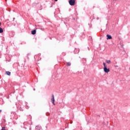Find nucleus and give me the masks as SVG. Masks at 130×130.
Returning a JSON list of instances; mask_svg holds the SVG:
<instances>
[{
  "instance_id": "1",
  "label": "nucleus",
  "mask_w": 130,
  "mask_h": 130,
  "mask_svg": "<svg viewBox=\"0 0 130 130\" xmlns=\"http://www.w3.org/2000/svg\"><path fill=\"white\" fill-rule=\"evenodd\" d=\"M104 64V72L105 73H109L110 72V69L109 68H107V66H106V64L105 62H103Z\"/></svg>"
},
{
  "instance_id": "2",
  "label": "nucleus",
  "mask_w": 130,
  "mask_h": 130,
  "mask_svg": "<svg viewBox=\"0 0 130 130\" xmlns=\"http://www.w3.org/2000/svg\"><path fill=\"white\" fill-rule=\"evenodd\" d=\"M69 3L70 5V6H75V4H76V1L75 0H69Z\"/></svg>"
},
{
  "instance_id": "3",
  "label": "nucleus",
  "mask_w": 130,
  "mask_h": 130,
  "mask_svg": "<svg viewBox=\"0 0 130 130\" xmlns=\"http://www.w3.org/2000/svg\"><path fill=\"white\" fill-rule=\"evenodd\" d=\"M51 101L53 105H55V103H54V95L53 94H52Z\"/></svg>"
},
{
  "instance_id": "4",
  "label": "nucleus",
  "mask_w": 130,
  "mask_h": 130,
  "mask_svg": "<svg viewBox=\"0 0 130 130\" xmlns=\"http://www.w3.org/2000/svg\"><path fill=\"white\" fill-rule=\"evenodd\" d=\"M112 39V37L110 35H107V40H109Z\"/></svg>"
},
{
  "instance_id": "5",
  "label": "nucleus",
  "mask_w": 130,
  "mask_h": 130,
  "mask_svg": "<svg viewBox=\"0 0 130 130\" xmlns=\"http://www.w3.org/2000/svg\"><path fill=\"white\" fill-rule=\"evenodd\" d=\"M31 34L32 35H35L36 34V29H34L31 31Z\"/></svg>"
},
{
  "instance_id": "6",
  "label": "nucleus",
  "mask_w": 130,
  "mask_h": 130,
  "mask_svg": "<svg viewBox=\"0 0 130 130\" xmlns=\"http://www.w3.org/2000/svg\"><path fill=\"white\" fill-rule=\"evenodd\" d=\"M6 74L7 75V76H11V72L9 71H6Z\"/></svg>"
},
{
  "instance_id": "7",
  "label": "nucleus",
  "mask_w": 130,
  "mask_h": 130,
  "mask_svg": "<svg viewBox=\"0 0 130 130\" xmlns=\"http://www.w3.org/2000/svg\"><path fill=\"white\" fill-rule=\"evenodd\" d=\"M72 63H71L70 62H67V67H70V66H71Z\"/></svg>"
},
{
  "instance_id": "8",
  "label": "nucleus",
  "mask_w": 130,
  "mask_h": 130,
  "mask_svg": "<svg viewBox=\"0 0 130 130\" xmlns=\"http://www.w3.org/2000/svg\"><path fill=\"white\" fill-rule=\"evenodd\" d=\"M106 62H107V63H111V61L110 60H106Z\"/></svg>"
},
{
  "instance_id": "9",
  "label": "nucleus",
  "mask_w": 130,
  "mask_h": 130,
  "mask_svg": "<svg viewBox=\"0 0 130 130\" xmlns=\"http://www.w3.org/2000/svg\"><path fill=\"white\" fill-rule=\"evenodd\" d=\"M38 4H39V2H37V3H33V6H37V5H38Z\"/></svg>"
},
{
  "instance_id": "10",
  "label": "nucleus",
  "mask_w": 130,
  "mask_h": 130,
  "mask_svg": "<svg viewBox=\"0 0 130 130\" xmlns=\"http://www.w3.org/2000/svg\"><path fill=\"white\" fill-rule=\"evenodd\" d=\"M0 33H4V29L2 27H0Z\"/></svg>"
},
{
  "instance_id": "11",
  "label": "nucleus",
  "mask_w": 130,
  "mask_h": 130,
  "mask_svg": "<svg viewBox=\"0 0 130 130\" xmlns=\"http://www.w3.org/2000/svg\"><path fill=\"white\" fill-rule=\"evenodd\" d=\"M40 126H36V129H37V130H40Z\"/></svg>"
},
{
  "instance_id": "12",
  "label": "nucleus",
  "mask_w": 130,
  "mask_h": 130,
  "mask_svg": "<svg viewBox=\"0 0 130 130\" xmlns=\"http://www.w3.org/2000/svg\"><path fill=\"white\" fill-rule=\"evenodd\" d=\"M19 110H20V111H23L24 110L22 108H20Z\"/></svg>"
},
{
  "instance_id": "13",
  "label": "nucleus",
  "mask_w": 130,
  "mask_h": 130,
  "mask_svg": "<svg viewBox=\"0 0 130 130\" xmlns=\"http://www.w3.org/2000/svg\"><path fill=\"white\" fill-rule=\"evenodd\" d=\"M41 30H42V31H44V28H40Z\"/></svg>"
},
{
  "instance_id": "14",
  "label": "nucleus",
  "mask_w": 130,
  "mask_h": 130,
  "mask_svg": "<svg viewBox=\"0 0 130 130\" xmlns=\"http://www.w3.org/2000/svg\"><path fill=\"white\" fill-rule=\"evenodd\" d=\"M55 2H57L58 0H54Z\"/></svg>"
},
{
  "instance_id": "15",
  "label": "nucleus",
  "mask_w": 130,
  "mask_h": 130,
  "mask_svg": "<svg viewBox=\"0 0 130 130\" xmlns=\"http://www.w3.org/2000/svg\"><path fill=\"white\" fill-rule=\"evenodd\" d=\"M13 21H15V18H13Z\"/></svg>"
},
{
  "instance_id": "16",
  "label": "nucleus",
  "mask_w": 130,
  "mask_h": 130,
  "mask_svg": "<svg viewBox=\"0 0 130 130\" xmlns=\"http://www.w3.org/2000/svg\"><path fill=\"white\" fill-rule=\"evenodd\" d=\"M28 55H29V54H28L27 55V57H28Z\"/></svg>"
},
{
  "instance_id": "17",
  "label": "nucleus",
  "mask_w": 130,
  "mask_h": 130,
  "mask_svg": "<svg viewBox=\"0 0 130 130\" xmlns=\"http://www.w3.org/2000/svg\"><path fill=\"white\" fill-rule=\"evenodd\" d=\"M1 25H2V23L0 22V26H1Z\"/></svg>"
},
{
  "instance_id": "18",
  "label": "nucleus",
  "mask_w": 130,
  "mask_h": 130,
  "mask_svg": "<svg viewBox=\"0 0 130 130\" xmlns=\"http://www.w3.org/2000/svg\"><path fill=\"white\" fill-rule=\"evenodd\" d=\"M0 112H2V110H0Z\"/></svg>"
},
{
  "instance_id": "19",
  "label": "nucleus",
  "mask_w": 130,
  "mask_h": 130,
  "mask_svg": "<svg viewBox=\"0 0 130 130\" xmlns=\"http://www.w3.org/2000/svg\"><path fill=\"white\" fill-rule=\"evenodd\" d=\"M99 19V18H98L97 19L98 20Z\"/></svg>"
},
{
  "instance_id": "20",
  "label": "nucleus",
  "mask_w": 130,
  "mask_h": 130,
  "mask_svg": "<svg viewBox=\"0 0 130 130\" xmlns=\"http://www.w3.org/2000/svg\"><path fill=\"white\" fill-rule=\"evenodd\" d=\"M116 67H118V66H116Z\"/></svg>"
},
{
  "instance_id": "21",
  "label": "nucleus",
  "mask_w": 130,
  "mask_h": 130,
  "mask_svg": "<svg viewBox=\"0 0 130 130\" xmlns=\"http://www.w3.org/2000/svg\"><path fill=\"white\" fill-rule=\"evenodd\" d=\"M34 90H35V89H34Z\"/></svg>"
}]
</instances>
